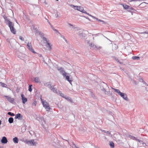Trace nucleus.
<instances>
[{"label":"nucleus","instance_id":"nucleus-1","mask_svg":"<svg viewBox=\"0 0 148 148\" xmlns=\"http://www.w3.org/2000/svg\"><path fill=\"white\" fill-rule=\"evenodd\" d=\"M39 35L42 38L44 43H47V45H46V47L48 48L49 50H50L52 49V48L51 47V45L49 42V40H47L46 38L44 37L43 33H40Z\"/></svg>","mask_w":148,"mask_h":148},{"label":"nucleus","instance_id":"nucleus-2","mask_svg":"<svg viewBox=\"0 0 148 148\" xmlns=\"http://www.w3.org/2000/svg\"><path fill=\"white\" fill-rule=\"evenodd\" d=\"M112 89L114 90V91L115 92H116L117 93H118L119 95L125 100L126 101L128 100V98L127 97V95L126 94L121 92L120 91V90L119 89H116L114 88H112Z\"/></svg>","mask_w":148,"mask_h":148},{"label":"nucleus","instance_id":"nucleus-3","mask_svg":"<svg viewBox=\"0 0 148 148\" xmlns=\"http://www.w3.org/2000/svg\"><path fill=\"white\" fill-rule=\"evenodd\" d=\"M8 26L9 27L11 32L14 34H16V31L14 27V25L13 23L9 21H8Z\"/></svg>","mask_w":148,"mask_h":148},{"label":"nucleus","instance_id":"nucleus-4","mask_svg":"<svg viewBox=\"0 0 148 148\" xmlns=\"http://www.w3.org/2000/svg\"><path fill=\"white\" fill-rule=\"evenodd\" d=\"M24 142L27 145L31 146H36L37 144V143L35 142L34 139L30 140H26L24 141Z\"/></svg>","mask_w":148,"mask_h":148},{"label":"nucleus","instance_id":"nucleus-5","mask_svg":"<svg viewBox=\"0 0 148 148\" xmlns=\"http://www.w3.org/2000/svg\"><path fill=\"white\" fill-rule=\"evenodd\" d=\"M77 10L83 13H84L88 15L91 16L93 18H96L97 19V18H96V17L93 16L87 13L83 9V8L81 6H78V8L77 9Z\"/></svg>","mask_w":148,"mask_h":148},{"label":"nucleus","instance_id":"nucleus-6","mask_svg":"<svg viewBox=\"0 0 148 148\" xmlns=\"http://www.w3.org/2000/svg\"><path fill=\"white\" fill-rule=\"evenodd\" d=\"M43 106L45 108V109H46L47 111H49L50 109L51 108L50 107L49 103L45 101H43L42 103Z\"/></svg>","mask_w":148,"mask_h":148},{"label":"nucleus","instance_id":"nucleus-7","mask_svg":"<svg viewBox=\"0 0 148 148\" xmlns=\"http://www.w3.org/2000/svg\"><path fill=\"white\" fill-rule=\"evenodd\" d=\"M58 70L60 72V73L62 74L63 76L65 75V74H69L65 72L63 68L60 67L58 69Z\"/></svg>","mask_w":148,"mask_h":148},{"label":"nucleus","instance_id":"nucleus-8","mask_svg":"<svg viewBox=\"0 0 148 148\" xmlns=\"http://www.w3.org/2000/svg\"><path fill=\"white\" fill-rule=\"evenodd\" d=\"M68 74H65V75L63 77H65V79L66 80L68 81L69 83L72 85L71 82H72L73 80L72 79V78H70L69 76L67 75Z\"/></svg>","mask_w":148,"mask_h":148},{"label":"nucleus","instance_id":"nucleus-9","mask_svg":"<svg viewBox=\"0 0 148 148\" xmlns=\"http://www.w3.org/2000/svg\"><path fill=\"white\" fill-rule=\"evenodd\" d=\"M27 47L29 50L31 51L33 53H36L34 51V49L32 48V46L31 43L29 42L27 44Z\"/></svg>","mask_w":148,"mask_h":148},{"label":"nucleus","instance_id":"nucleus-10","mask_svg":"<svg viewBox=\"0 0 148 148\" xmlns=\"http://www.w3.org/2000/svg\"><path fill=\"white\" fill-rule=\"evenodd\" d=\"M4 97H5L7 100L12 103H13L14 102V98H11L9 96H4Z\"/></svg>","mask_w":148,"mask_h":148},{"label":"nucleus","instance_id":"nucleus-11","mask_svg":"<svg viewBox=\"0 0 148 148\" xmlns=\"http://www.w3.org/2000/svg\"><path fill=\"white\" fill-rule=\"evenodd\" d=\"M15 118L19 120H21L23 119V116L20 113H18L15 115Z\"/></svg>","mask_w":148,"mask_h":148},{"label":"nucleus","instance_id":"nucleus-12","mask_svg":"<svg viewBox=\"0 0 148 148\" xmlns=\"http://www.w3.org/2000/svg\"><path fill=\"white\" fill-rule=\"evenodd\" d=\"M8 140L6 138L5 136L2 137L1 140V142L2 143L5 144L7 143Z\"/></svg>","mask_w":148,"mask_h":148},{"label":"nucleus","instance_id":"nucleus-13","mask_svg":"<svg viewBox=\"0 0 148 148\" xmlns=\"http://www.w3.org/2000/svg\"><path fill=\"white\" fill-rule=\"evenodd\" d=\"M21 97H22V100L23 103L25 104L27 101V98H25L23 94L21 95Z\"/></svg>","mask_w":148,"mask_h":148},{"label":"nucleus","instance_id":"nucleus-14","mask_svg":"<svg viewBox=\"0 0 148 148\" xmlns=\"http://www.w3.org/2000/svg\"><path fill=\"white\" fill-rule=\"evenodd\" d=\"M126 136L127 137H129L131 139H132L134 140H136L137 141L138 140L136 137L131 135H130L129 134H127L126 135Z\"/></svg>","mask_w":148,"mask_h":148},{"label":"nucleus","instance_id":"nucleus-15","mask_svg":"<svg viewBox=\"0 0 148 148\" xmlns=\"http://www.w3.org/2000/svg\"><path fill=\"white\" fill-rule=\"evenodd\" d=\"M89 46L91 47H92L93 49H97L99 48L96 46V45H94L93 44H90Z\"/></svg>","mask_w":148,"mask_h":148},{"label":"nucleus","instance_id":"nucleus-16","mask_svg":"<svg viewBox=\"0 0 148 148\" xmlns=\"http://www.w3.org/2000/svg\"><path fill=\"white\" fill-rule=\"evenodd\" d=\"M34 81L35 82L37 83H41L40 79L38 77H36L34 79Z\"/></svg>","mask_w":148,"mask_h":148},{"label":"nucleus","instance_id":"nucleus-17","mask_svg":"<svg viewBox=\"0 0 148 148\" xmlns=\"http://www.w3.org/2000/svg\"><path fill=\"white\" fill-rule=\"evenodd\" d=\"M101 90H102L103 91H104L105 92V93L106 94V95H108V91H106V90L105 88H104L103 86L102 87L101 86Z\"/></svg>","mask_w":148,"mask_h":148},{"label":"nucleus","instance_id":"nucleus-18","mask_svg":"<svg viewBox=\"0 0 148 148\" xmlns=\"http://www.w3.org/2000/svg\"><path fill=\"white\" fill-rule=\"evenodd\" d=\"M70 6L73 8L75 9V10H77L78 8V6H75L74 5H73L71 4L70 5Z\"/></svg>","mask_w":148,"mask_h":148},{"label":"nucleus","instance_id":"nucleus-19","mask_svg":"<svg viewBox=\"0 0 148 148\" xmlns=\"http://www.w3.org/2000/svg\"><path fill=\"white\" fill-rule=\"evenodd\" d=\"M140 57H138V56H133L132 57V59L133 60H140Z\"/></svg>","mask_w":148,"mask_h":148},{"label":"nucleus","instance_id":"nucleus-20","mask_svg":"<svg viewBox=\"0 0 148 148\" xmlns=\"http://www.w3.org/2000/svg\"><path fill=\"white\" fill-rule=\"evenodd\" d=\"M13 141L15 143H17L18 142V139L17 137H15L13 138Z\"/></svg>","mask_w":148,"mask_h":148},{"label":"nucleus","instance_id":"nucleus-21","mask_svg":"<svg viewBox=\"0 0 148 148\" xmlns=\"http://www.w3.org/2000/svg\"><path fill=\"white\" fill-rule=\"evenodd\" d=\"M8 121L10 123H12L13 122L14 119L12 117H10L9 118Z\"/></svg>","mask_w":148,"mask_h":148},{"label":"nucleus","instance_id":"nucleus-22","mask_svg":"<svg viewBox=\"0 0 148 148\" xmlns=\"http://www.w3.org/2000/svg\"><path fill=\"white\" fill-rule=\"evenodd\" d=\"M123 6L125 9H128L129 8V6L126 4H123Z\"/></svg>","mask_w":148,"mask_h":148},{"label":"nucleus","instance_id":"nucleus-23","mask_svg":"<svg viewBox=\"0 0 148 148\" xmlns=\"http://www.w3.org/2000/svg\"><path fill=\"white\" fill-rule=\"evenodd\" d=\"M137 141H138L141 144H143L144 145V146H145L146 145V144L145 143H144L143 141L140 140H139V139H138Z\"/></svg>","mask_w":148,"mask_h":148},{"label":"nucleus","instance_id":"nucleus-24","mask_svg":"<svg viewBox=\"0 0 148 148\" xmlns=\"http://www.w3.org/2000/svg\"><path fill=\"white\" fill-rule=\"evenodd\" d=\"M53 89L51 90H52L54 93H57L58 92H57V89L55 88H54Z\"/></svg>","mask_w":148,"mask_h":148},{"label":"nucleus","instance_id":"nucleus-25","mask_svg":"<svg viewBox=\"0 0 148 148\" xmlns=\"http://www.w3.org/2000/svg\"><path fill=\"white\" fill-rule=\"evenodd\" d=\"M110 146L112 147V148H113L114 147V143L112 142H110Z\"/></svg>","mask_w":148,"mask_h":148},{"label":"nucleus","instance_id":"nucleus-26","mask_svg":"<svg viewBox=\"0 0 148 148\" xmlns=\"http://www.w3.org/2000/svg\"><path fill=\"white\" fill-rule=\"evenodd\" d=\"M128 11L130 12H131V11L132 10H134V8H133L132 7H131L130 6H129V8L128 9Z\"/></svg>","mask_w":148,"mask_h":148},{"label":"nucleus","instance_id":"nucleus-27","mask_svg":"<svg viewBox=\"0 0 148 148\" xmlns=\"http://www.w3.org/2000/svg\"><path fill=\"white\" fill-rule=\"evenodd\" d=\"M48 87L51 90H53V89L54 88L53 86H51V85H48Z\"/></svg>","mask_w":148,"mask_h":148},{"label":"nucleus","instance_id":"nucleus-28","mask_svg":"<svg viewBox=\"0 0 148 148\" xmlns=\"http://www.w3.org/2000/svg\"><path fill=\"white\" fill-rule=\"evenodd\" d=\"M32 85L31 84V85H30L29 86L28 90L30 92H31L32 91Z\"/></svg>","mask_w":148,"mask_h":148},{"label":"nucleus","instance_id":"nucleus-29","mask_svg":"<svg viewBox=\"0 0 148 148\" xmlns=\"http://www.w3.org/2000/svg\"><path fill=\"white\" fill-rule=\"evenodd\" d=\"M8 114L10 115L11 116H14V114L13 113H12L10 112H9L8 113Z\"/></svg>","mask_w":148,"mask_h":148},{"label":"nucleus","instance_id":"nucleus-30","mask_svg":"<svg viewBox=\"0 0 148 148\" xmlns=\"http://www.w3.org/2000/svg\"><path fill=\"white\" fill-rule=\"evenodd\" d=\"M0 84L2 86L4 87H6V85L4 83H3L2 82H0Z\"/></svg>","mask_w":148,"mask_h":148},{"label":"nucleus","instance_id":"nucleus-31","mask_svg":"<svg viewBox=\"0 0 148 148\" xmlns=\"http://www.w3.org/2000/svg\"><path fill=\"white\" fill-rule=\"evenodd\" d=\"M115 60L116 62H119L120 64H122V63L120 62L119 60L117 58H115Z\"/></svg>","mask_w":148,"mask_h":148},{"label":"nucleus","instance_id":"nucleus-32","mask_svg":"<svg viewBox=\"0 0 148 148\" xmlns=\"http://www.w3.org/2000/svg\"><path fill=\"white\" fill-rule=\"evenodd\" d=\"M97 18H94L95 19H97V20H98L99 21V22H102V23H104L105 22L104 21H102L101 20H100V19H98V18H97V17H96Z\"/></svg>","mask_w":148,"mask_h":148},{"label":"nucleus","instance_id":"nucleus-33","mask_svg":"<svg viewBox=\"0 0 148 148\" xmlns=\"http://www.w3.org/2000/svg\"><path fill=\"white\" fill-rule=\"evenodd\" d=\"M59 94H60V96L62 97H63L64 98H65V97L66 96H64V95L61 92H59Z\"/></svg>","mask_w":148,"mask_h":148},{"label":"nucleus","instance_id":"nucleus-34","mask_svg":"<svg viewBox=\"0 0 148 148\" xmlns=\"http://www.w3.org/2000/svg\"><path fill=\"white\" fill-rule=\"evenodd\" d=\"M36 104H37V102H36V101H34L32 104V106H36Z\"/></svg>","mask_w":148,"mask_h":148},{"label":"nucleus","instance_id":"nucleus-35","mask_svg":"<svg viewBox=\"0 0 148 148\" xmlns=\"http://www.w3.org/2000/svg\"><path fill=\"white\" fill-rule=\"evenodd\" d=\"M65 98L67 99L68 100H69L70 101L71 100V99L69 97H66V96Z\"/></svg>","mask_w":148,"mask_h":148},{"label":"nucleus","instance_id":"nucleus-36","mask_svg":"<svg viewBox=\"0 0 148 148\" xmlns=\"http://www.w3.org/2000/svg\"><path fill=\"white\" fill-rule=\"evenodd\" d=\"M19 39L21 40L22 41H24V38L21 36H19Z\"/></svg>","mask_w":148,"mask_h":148},{"label":"nucleus","instance_id":"nucleus-37","mask_svg":"<svg viewBox=\"0 0 148 148\" xmlns=\"http://www.w3.org/2000/svg\"><path fill=\"white\" fill-rule=\"evenodd\" d=\"M105 133L107 134H110V132L109 131H106V132Z\"/></svg>","mask_w":148,"mask_h":148},{"label":"nucleus","instance_id":"nucleus-38","mask_svg":"<svg viewBox=\"0 0 148 148\" xmlns=\"http://www.w3.org/2000/svg\"><path fill=\"white\" fill-rule=\"evenodd\" d=\"M40 99L41 101L42 102H42H43V101H45V100H44L42 99V96H40Z\"/></svg>","mask_w":148,"mask_h":148},{"label":"nucleus","instance_id":"nucleus-39","mask_svg":"<svg viewBox=\"0 0 148 148\" xmlns=\"http://www.w3.org/2000/svg\"><path fill=\"white\" fill-rule=\"evenodd\" d=\"M69 25L70 26H72V27H73V28L74 29H75V27H73V25H72V24H70V23H69Z\"/></svg>","mask_w":148,"mask_h":148},{"label":"nucleus","instance_id":"nucleus-40","mask_svg":"<svg viewBox=\"0 0 148 148\" xmlns=\"http://www.w3.org/2000/svg\"><path fill=\"white\" fill-rule=\"evenodd\" d=\"M141 34H148V32H147V31H145L141 33Z\"/></svg>","mask_w":148,"mask_h":148},{"label":"nucleus","instance_id":"nucleus-41","mask_svg":"<svg viewBox=\"0 0 148 148\" xmlns=\"http://www.w3.org/2000/svg\"><path fill=\"white\" fill-rule=\"evenodd\" d=\"M3 17L4 19L6 20L7 19V17L5 16H3Z\"/></svg>","mask_w":148,"mask_h":148},{"label":"nucleus","instance_id":"nucleus-42","mask_svg":"<svg viewBox=\"0 0 148 148\" xmlns=\"http://www.w3.org/2000/svg\"><path fill=\"white\" fill-rule=\"evenodd\" d=\"M101 131L103 132H104L105 133V132H106V131L105 130H101Z\"/></svg>","mask_w":148,"mask_h":148},{"label":"nucleus","instance_id":"nucleus-43","mask_svg":"<svg viewBox=\"0 0 148 148\" xmlns=\"http://www.w3.org/2000/svg\"><path fill=\"white\" fill-rule=\"evenodd\" d=\"M53 30L54 31H55L56 32H58V31L56 29H53Z\"/></svg>","mask_w":148,"mask_h":148},{"label":"nucleus","instance_id":"nucleus-44","mask_svg":"<svg viewBox=\"0 0 148 148\" xmlns=\"http://www.w3.org/2000/svg\"><path fill=\"white\" fill-rule=\"evenodd\" d=\"M143 82L144 84H145V85H146L147 86H148V85L146 84V83H145V82L144 81H143Z\"/></svg>","mask_w":148,"mask_h":148},{"label":"nucleus","instance_id":"nucleus-45","mask_svg":"<svg viewBox=\"0 0 148 148\" xmlns=\"http://www.w3.org/2000/svg\"><path fill=\"white\" fill-rule=\"evenodd\" d=\"M88 44L89 45L90 44H92V43H90V41H88Z\"/></svg>","mask_w":148,"mask_h":148},{"label":"nucleus","instance_id":"nucleus-46","mask_svg":"<svg viewBox=\"0 0 148 148\" xmlns=\"http://www.w3.org/2000/svg\"><path fill=\"white\" fill-rule=\"evenodd\" d=\"M61 37L62 38H64V36H63V35H61Z\"/></svg>","mask_w":148,"mask_h":148},{"label":"nucleus","instance_id":"nucleus-47","mask_svg":"<svg viewBox=\"0 0 148 148\" xmlns=\"http://www.w3.org/2000/svg\"><path fill=\"white\" fill-rule=\"evenodd\" d=\"M73 144L75 146V147L76 146V145L73 143Z\"/></svg>","mask_w":148,"mask_h":148},{"label":"nucleus","instance_id":"nucleus-48","mask_svg":"<svg viewBox=\"0 0 148 148\" xmlns=\"http://www.w3.org/2000/svg\"><path fill=\"white\" fill-rule=\"evenodd\" d=\"M42 121H43V122H44L45 123V121L43 118L42 119Z\"/></svg>","mask_w":148,"mask_h":148},{"label":"nucleus","instance_id":"nucleus-49","mask_svg":"<svg viewBox=\"0 0 148 148\" xmlns=\"http://www.w3.org/2000/svg\"><path fill=\"white\" fill-rule=\"evenodd\" d=\"M65 41L67 43H68V42L67 41V40L66 39H65Z\"/></svg>","mask_w":148,"mask_h":148},{"label":"nucleus","instance_id":"nucleus-50","mask_svg":"<svg viewBox=\"0 0 148 148\" xmlns=\"http://www.w3.org/2000/svg\"><path fill=\"white\" fill-rule=\"evenodd\" d=\"M50 26H51V28H52V29H53V27L52 26V25H50Z\"/></svg>","mask_w":148,"mask_h":148},{"label":"nucleus","instance_id":"nucleus-51","mask_svg":"<svg viewBox=\"0 0 148 148\" xmlns=\"http://www.w3.org/2000/svg\"><path fill=\"white\" fill-rule=\"evenodd\" d=\"M105 85L106 86H108V85H107V84H105Z\"/></svg>","mask_w":148,"mask_h":148},{"label":"nucleus","instance_id":"nucleus-52","mask_svg":"<svg viewBox=\"0 0 148 148\" xmlns=\"http://www.w3.org/2000/svg\"><path fill=\"white\" fill-rule=\"evenodd\" d=\"M75 148H79V147H77L76 146L75 147Z\"/></svg>","mask_w":148,"mask_h":148},{"label":"nucleus","instance_id":"nucleus-53","mask_svg":"<svg viewBox=\"0 0 148 148\" xmlns=\"http://www.w3.org/2000/svg\"><path fill=\"white\" fill-rule=\"evenodd\" d=\"M65 140L68 142V143L69 144V141L67 140Z\"/></svg>","mask_w":148,"mask_h":148},{"label":"nucleus","instance_id":"nucleus-54","mask_svg":"<svg viewBox=\"0 0 148 148\" xmlns=\"http://www.w3.org/2000/svg\"><path fill=\"white\" fill-rule=\"evenodd\" d=\"M49 24L50 25H51V23H50V22H49Z\"/></svg>","mask_w":148,"mask_h":148},{"label":"nucleus","instance_id":"nucleus-55","mask_svg":"<svg viewBox=\"0 0 148 148\" xmlns=\"http://www.w3.org/2000/svg\"><path fill=\"white\" fill-rule=\"evenodd\" d=\"M1 124V120H0V125Z\"/></svg>","mask_w":148,"mask_h":148},{"label":"nucleus","instance_id":"nucleus-56","mask_svg":"<svg viewBox=\"0 0 148 148\" xmlns=\"http://www.w3.org/2000/svg\"><path fill=\"white\" fill-rule=\"evenodd\" d=\"M63 39H64V40H65V39H66L65 38H63Z\"/></svg>","mask_w":148,"mask_h":148},{"label":"nucleus","instance_id":"nucleus-57","mask_svg":"<svg viewBox=\"0 0 148 148\" xmlns=\"http://www.w3.org/2000/svg\"><path fill=\"white\" fill-rule=\"evenodd\" d=\"M47 22L49 23V22L48 20H47Z\"/></svg>","mask_w":148,"mask_h":148},{"label":"nucleus","instance_id":"nucleus-58","mask_svg":"<svg viewBox=\"0 0 148 148\" xmlns=\"http://www.w3.org/2000/svg\"><path fill=\"white\" fill-rule=\"evenodd\" d=\"M16 22L18 23H17V22L16 21Z\"/></svg>","mask_w":148,"mask_h":148},{"label":"nucleus","instance_id":"nucleus-59","mask_svg":"<svg viewBox=\"0 0 148 148\" xmlns=\"http://www.w3.org/2000/svg\"><path fill=\"white\" fill-rule=\"evenodd\" d=\"M52 29L53 30V29H54V27H53V29Z\"/></svg>","mask_w":148,"mask_h":148}]
</instances>
